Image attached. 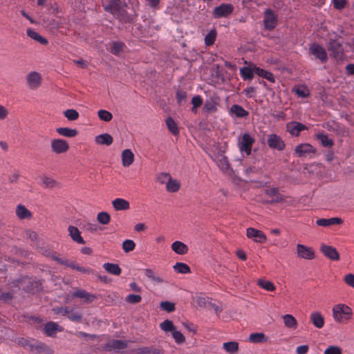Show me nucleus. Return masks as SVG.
Masks as SVG:
<instances>
[{
  "label": "nucleus",
  "instance_id": "obj_1",
  "mask_svg": "<svg viewBox=\"0 0 354 354\" xmlns=\"http://www.w3.org/2000/svg\"><path fill=\"white\" fill-rule=\"evenodd\" d=\"M342 44L343 38L336 34L328 39V50L330 52V55L337 61L343 60L345 56Z\"/></svg>",
  "mask_w": 354,
  "mask_h": 354
},
{
  "label": "nucleus",
  "instance_id": "obj_2",
  "mask_svg": "<svg viewBox=\"0 0 354 354\" xmlns=\"http://www.w3.org/2000/svg\"><path fill=\"white\" fill-rule=\"evenodd\" d=\"M334 319L338 322H346L353 315L352 309L346 304H337L333 308Z\"/></svg>",
  "mask_w": 354,
  "mask_h": 354
},
{
  "label": "nucleus",
  "instance_id": "obj_3",
  "mask_svg": "<svg viewBox=\"0 0 354 354\" xmlns=\"http://www.w3.org/2000/svg\"><path fill=\"white\" fill-rule=\"evenodd\" d=\"M41 280H33L32 278L24 277L23 290L28 293L35 294L43 290Z\"/></svg>",
  "mask_w": 354,
  "mask_h": 354
},
{
  "label": "nucleus",
  "instance_id": "obj_4",
  "mask_svg": "<svg viewBox=\"0 0 354 354\" xmlns=\"http://www.w3.org/2000/svg\"><path fill=\"white\" fill-rule=\"evenodd\" d=\"M263 26L267 30H274L278 24V17L274 12L270 9H266L263 13Z\"/></svg>",
  "mask_w": 354,
  "mask_h": 354
},
{
  "label": "nucleus",
  "instance_id": "obj_5",
  "mask_svg": "<svg viewBox=\"0 0 354 354\" xmlns=\"http://www.w3.org/2000/svg\"><path fill=\"white\" fill-rule=\"evenodd\" d=\"M254 142V138L249 133H245L239 140V148L241 152H245L246 155L249 156L251 154Z\"/></svg>",
  "mask_w": 354,
  "mask_h": 354
},
{
  "label": "nucleus",
  "instance_id": "obj_6",
  "mask_svg": "<svg viewBox=\"0 0 354 354\" xmlns=\"http://www.w3.org/2000/svg\"><path fill=\"white\" fill-rule=\"evenodd\" d=\"M234 10V7L232 4L223 3L214 8L212 17L214 19L227 17L233 12Z\"/></svg>",
  "mask_w": 354,
  "mask_h": 354
},
{
  "label": "nucleus",
  "instance_id": "obj_7",
  "mask_svg": "<svg viewBox=\"0 0 354 354\" xmlns=\"http://www.w3.org/2000/svg\"><path fill=\"white\" fill-rule=\"evenodd\" d=\"M309 53L313 55L316 59L320 60L322 63H325L328 60L326 50L317 43H313L310 45Z\"/></svg>",
  "mask_w": 354,
  "mask_h": 354
},
{
  "label": "nucleus",
  "instance_id": "obj_8",
  "mask_svg": "<svg viewBox=\"0 0 354 354\" xmlns=\"http://www.w3.org/2000/svg\"><path fill=\"white\" fill-rule=\"evenodd\" d=\"M267 143L270 149L277 151H283L286 147L284 141L275 133L268 135Z\"/></svg>",
  "mask_w": 354,
  "mask_h": 354
},
{
  "label": "nucleus",
  "instance_id": "obj_9",
  "mask_svg": "<svg viewBox=\"0 0 354 354\" xmlns=\"http://www.w3.org/2000/svg\"><path fill=\"white\" fill-rule=\"evenodd\" d=\"M127 347V342L122 339H113L102 346V350L106 351H113L119 353L120 350Z\"/></svg>",
  "mask_w": 354,
  "mask_h": 354
},
{
  "label": "nucleus",
  "instance_id": "obj_10",
  "mask_svg": "<svg viewBox=\"0 0 354 354\" xmlns=\"http://www.w3.org/2000/svg\"><path fill=\"white\" fill-rule=\"evenodd\" d=\"M265 194L270 198V200L266 201V203L274 204L286 201L284 196L279 192V189L277 187L266 189Z\"/></svg>",
  "mask_w": 354,
  "mask_h": 354
},
{
  "label": "nucleus",
  "instance_id": "obj_11",
  "mask_svg": "<svg viewBox=\"0 0 354 354\" xmlns=\"http://www.w3.org/2000/svg\"><path fill=\"white\" fill-rule=\"evenodd\" d=\"M295 151L299 157L304 158L311 153H315L317 150L309 143H301L296 147Z\"/></svg>",
  "mask_w": 354,
  "mask_h": 354
},
{
  "label": "nucleus",
  "instance_id": "obj_12",
  "mask_svg": "<svg viewBox=\"0 0 354 354\" xmlns=\"http://www.w3.org/2000/svg\"><path fill=\"white\" fill-rule=\"evenodd\" d=\"M53 152L60 154L66 152L69 149L68 143L63 139H53L50 143Z\"/></svg>",
  "mask_w": 354,
  "mask_h": 354
},
{
  "label": "nucleus",
  "instance_id": "obj_13",
  "mask_svg": "<svg viewBox=\"0 0 354 354\" xmlns=\"http://www.w3.org/2000/svg\"><path fill=\"white\" fill-rule=\"evenodd\" d=\"M286 131L293 136H299L301 131L308 129V127L299 122L292 121L286 124Z\"/></svg>",
  "mask_w": 354,
  "mask_h": 354
},
{
  "label": "nucleus",
  "instance_id": "obj_14",
  "mask_svg": "<svg viewBox=\"0 0 354 354\" xmlns=\"http://www.w3.org/2000/svg\"><path fill=\"white\" fill-rule=\"evenodd\" d=\"M297 254L298 257L301 259L311 260L315 258V252L313 248L302 244L297 245Z\"/></svg>",
  "mask_w": 354,
  "mask_h": 354
},
{
  "label": "nucleus",
  "instance_id": "obj_15",
  "mask_svg": "<svg viewBox=\"0 0 354 354\" xmlns=\"http://www.w3.org/2000/svg\"><path fill=\"white\" fill-rule=\"evenodd\" d=\"M246 234L249 239H252L254 241L260 243H265L267 240L266 234L262 231L253 227L248 228Z\"/></svg>",
  "mask_w": 354,
  "mask_h": 354
},
{
  "label": "nucleus",
  "instance_id": "obj_16",
  "mask_svg": "<svg viewBox=\"0 0 354 354\" xmlns=\"http://www.w3.org/2000/svg\"><path fill=\"white\" fill-rule=\"evenodd\" d=\"M320 250L323 254L331 261H337L339 259V254L333 246L322 244L320 247Z\"/></svg>",
  "mask_w": 354,
  "mask_h": 354
},
{
  "label": "nucleus",
  "instance_id": "obj_17",
  "mask_svg": "<svg viewBox=\"0 0 354 354\" xmlns=\"http://www.w3.org/2000/svg\"><path fill=\"white\" fill-rule=\"evenodd\" d=\"M72 297L83 299L84 302L86 304L91 303L96 298L95 295L87 292L86 290L82 289H78L75 291L73 293Z\"/></svg>",
  "mask_w": 354,
  "mask_h": 354
},
{
  "label": "nucleus",
  "instance_id": "obj_18",
  "mask_svg": "<svg viewBox=\"0 0 354 354\" xmlns=\"http://www.w3.org/2000/svg\"><path fill=\"white\" fill-rule=\"evenodd\" d=\"M64 266L66 267H69L73 270H77L82 273L88 274H95V271L91 268L82 267L79 264L75 263V261H70L67 259V263Z\"/></svg>",
  "mask_w": 354,
  "mask_h": 354
},
{
  "label": "nucleus",
  "instance_id": "obj_19",
  "mask_svg": "<svg viewBox=\"0 0 354 354\" xmlns=\"http://www.w3.org/2000/svg\"><path fill=\"white\" fill-rule=\"evenodd\" d=\"M342 223L343 220L337 217H333L330 218H319L316 221V224L322 227H328L333 225H340Z\"/></svg>",
  "mask_w": 354,
  "mask_h": 354
},
{
  "label": "nucleus",
  "instance_id": "obj_20",
  "mask_svg": "<svg viewBox=\"0 0 354 354\" xmlns=\"http://www.w3.org/2000/svg\"><path fill=\"white\" fill-rule=\"evenodd\" d=\"M27 82L32 89L37 88L41 82V76L37 72H31L27 76Z\"/></svg>",
  "mask_w": 354,
  "mask_h": 354
},
{
  "label": "nucleus",
  "instance_id": "obj_21",
  "mask_svg": "<svg viewBox=\"0 0 354 354\" xmlns=\"http://www.w3.org/2000/svg\"><path fill=\"white\" fill-rule=\"evenodd\" d=\"M254 66L256 65H250L249 66H244L240 69V75L243 80H252L254 77Z\"/></svg>",
  "mask_w": 354,
  "mask_h": 354
},
{
  "label": "nucleus",
  "instance_id": "obj_22",
  "mask_svg": "<svg viewBox=\"0 0 354 354\" xmlns=\"http://www.w3.org/2000/svg\"><path fill=\"white\" fill-rule=\"evenodd\" d=\"M44 332L48 337H55L57 331H61L62 328H59V325L53 322H49L44 326Z\"/></svg>",
  "mask_w": 354,
  "mask_h": 354
},
{
  "label": "nucleus",
  "instance_id": "obj_23",
  "mask_svg": "<svg viewBox=\"0 0 354 354\" xmlns=\"http://www.w3.org/2000/svg\"><path fill=\"white\" fill-rule=\"evenodd\" d=\"M68 230L69 235L73 241L80 244H84L85 243L84 239L80 234L79 229L77 227L69 225Z\"/></svg>",
  "mask_w": 354,
  "mask_h": 354
},
{
  "label": "nucleus",
  "instance_id": "obj_24",
  "mask_svg": "<svg viewBox=\"0 0 354 354\" xmlns=\"http://www.w3.org/2000/svg\"><path fill=\"white\" fill-rule=\"evenodd\" d=\"M103 6L104 10L113 15L120 12L121 10L120 0H109V3Z\"/></svg>",
  "mask_w": 354,
  "mask_h": 354
},
{
  "label": "nucleus",
  "instance_id": "obj_25",
  "mask_svg": "<svg viewBox=\"0 0 354 354\" xmlns=\"http://www.w3.org/2000/svg\"><path fill=\"white\" fill-rule=\"evenodd\" d=\"M43 254L48 258H50L51 259L57 261L60 265H64L67 263V259L66 258H61L57 254V253L55 251L46 249L44 250L43 252Z\"/></svg>",
  "mask_w": 354,
  "mask_h": 354
},
{
  "label": "nucleus",
  "instance_id": "obj_26",
  "mask_svg": "<svg viewBox=\"0 0 354 354\" xmlns=\"http://www.w3.org/2000/svg\"><path fill=\"white\" fill-rule=\"evenodd\" d=\"M95 141L98 145L110 146L113 143V139L110 134L105 133L97 136L95 138Z\"/></svg>",
  "mask_w": 354,
  "mask_h": 354
},
{
  "label": "nucleus",
  "instance_id": "obj_27",
  "mask_svg": "<svg viewBox=\"0 0 354 354\" xmlns=\"http://www.w3.org/2000/svg\"><path fill=\"white\" fill-rule=\"evenodd\" d=\"M112 205L116 211L127 210L130 208L129 203L127 200L120 198L113 200Z\"/></svg>",
  "mask_w": 354,
  "mask_h": 354
},
{
  "label": "nucleus",
  "instance_id": "obj_28",
  "mask_svg": "<svg viewBox=\"0 0 354 354\" xmlns=\"http://www.w3.org/2000/svg\"><path fill=\"white\" fill-rule=\"evenodd\" d=\"M134 160V154L131 149H124L122 153V161L124 167H129Z\"/></svg>",
  "mask_w": 354,
  "mask_h": 354
},
{
  "label": "nucleus",
  "instance_id": "obj_29",
  "mask_svg": "<svg viewBox=\"0 0 354 354\" xmlns=\"http://www.w3.org/2000/svg\"><path fill=\"white\" fill-rule=\"evenodd\" d=\"M254 70L255 74L259 77L264 78L270 82L274 83L275 82V78L271 72L261 68L258 66H254Z\"/></svg>",
  "mask_w": 354,
  "mask_h": 354
},
{
  "label": "nucleus",
  "instance_id": "obj_30",
  "mask_svg": "<svg viewBox=\"0 0 354 354\" xmlns=\"http://www.w3.org/2000/svg\"><path fill=\"white\" fill-rule=\"evenodd\" d=\"M230 112L236 118H243L248 116L249 113L245 110L241 105L234 104L230 108Z\"/></svg>",
  "mask_w": 354,
  "mask_h": 354
},
{
  "label": "nucleus",
  "instance_id": "obj_31",
  "mask_svg": "<svg viewBox=\"0 0 354 354\" xmlns=\"http://www.w3.org/2000/svg\"><path fill=\"white\" fill-rule=\"evenodd\" d=\"M310 321L313 325L317 328H322L324 325V317L320 313L314 312L310 315Z\"/></svg>",
  "mask_w": 354,
  "mask_h": 354
},
{
  "label": "nucleus",
  "instance_id": "obj_32",
  "mask_svg": "<svg viewBox=\"0 0 354 354\" xmlns=\"http://www.w3.org/2000/svg\"><path fill=\"white\" fill-rule=\"evenodd\" d=\"M217 102L214 100V97H209L205 100L203 105V110L205 113H214L217 111Z\"/></svg>",
  "mask_w": 354,
  "mask_h": 354
},
{
  "label": "nucleus",
  "instance_id": "obj_33",
  "mask_svg": "<svg viewBox=\"0 0 354 354\" xmlns=\"http://www.w3.org/2000/svg\"><path fill=\"white\" fill-rule=\"evenodd\" d=\"M26 33L29 37L39 42L42 45H47L48 44V41L46 38L43 37L37 32L31 28L27 29Z\"/></svg>",
  "mask_w": 354,
  "mask_h": 354
},
{
  "label": "nucleus",
  "instance_id": "obj_34",
  "mask_svg": "<svg viewBox=\"0 0 354 354\" xmlns=\"http://www.w3.org/2000/svg\"><path fill=\"white\" fill-rule=\"evenodd\" d=\"M171 249L178 254H185L188 252V247L181 241H174L171 244Z\"/></svg>",
  "mask_w": 354,
  "mask_h": 354
},
{
  "label": "nucleus",
  "instance_id": "obj_35",
  "mask_svg": "<svg viewBox=\"0 0 354 354\" xmlns=\"http://www.w3.org/2000/svg\"><path fill=\"white\" fill-rule=\"evenodd\" d=\"M103 268L110 274L119 276L122 272V269L118 264L112 263H105Z\"/></svg>",
  "mask_w": 354,
  "mask_h": 354
},
{
  "label": "nucleus",
  "instance_id": "obj_36",
  "mask_svg": "<svg viewBox=\"0 0 354 354\" xmlns=\"http://www.w3.org/2000/svg\"><path fill=\"white\" fill-rule=\"evenodd\" d=\"M56 131L59 135L67 138H73L78 134V131L75 129H69L68 127L57 128Z\"/></svg>",
  "mask_w": 354,
  "mask_h": 354
},
{
  "label": "nucleus",
  "instance_id": "obj_37",
  "mask_svg": "<svg viewBox=\"0 0 354 354\" xmlns=\"http://www.w3.org/2000/svg\"><path fill=\"white\" fill-rule=\"evenodd\" d=\"M316 138L324 147H332L334 145L333 140L331 138H329L328 135L325 134L324 133H319L317 134Z\"/></svg>",
  "mask_w": 354,
  "mask_h": 354
},
{
  "label": "nucleus",
  "instance_id": "obj_38",
  "mask_svg": "<svg viewBox=\"0 0 354 354\" xmlns=\"http://www.w3.org/2000/svg\"><path fill=\"white\" fill-rule=\"evenodd\" d=\"M180 187V183L176 180H173L169 177V180L166 183V189L171 193L177 192Z\"/></svg>",
  "mask_w": 354,
  "mask_h": 354
},
{
  "label": "nucleus",
  "instance_id": "obj_39",
  "mask_svg": "<svg viewBox=\"0 0 354 354\" xmlns=\"http://www.w3.org/2000/svg\"><path fill=\"white\" fill-rule=\"evenodd\" d=\"M16 214L21 219L28 218L32 216L31 212L24 205H19L16 209Z\"/></svg>",
  "mask_w": 354,
  "mask_h": 354
},
{
  "label": "nucleus",
  "instance_id": "obj_40",
  "mask_svg": "<svg viewBox=\"0 0 354 354\" xmlns=\"http://www.w3.org/2000/svg\"><path fill=\"white\" fill-rule=\"evenodd\" d=\"M248 339L252 343H263L268 340V337L264 333H254L250 335Z\"/></svg>",
  "mask_w": 354,
  "mask_h": 354
},
{
  "label": "nucleus",
  "instance_id": "obj_41",
  "mask_svg": "<svg viewBox=\"0 0 354 354\" xmlns=\"http://www.w3.org/2000/svg\"><path fill=\"white\" fill-rule=\"evenodd\" d=\"M124 46V43L122 41H113L111 45L109 51L113 55H118L123 51Z\"/></svg>",
  "mask_w": 354,
  "mask_h": 354
},
{
  "label": "nucleus",
  "instance_id": "obj_42",
  "mask_svg": "<svg viewBox=\"0 0 354 354\" xmlns=\"http://www.w3.org/2000/svg\"><path fill=\"white\" fill-rule=\"evenodd\" d=\"M284 324L287 328L295 329L297 326V322L296 319L290 314H286L283 316Z\"/></svg>",
  "mask_w": 354,
  "mask_h": 354
},
{
  "label": "nucleus",
  "instance_id": "obj_43",
  "mask_svg": "<svg viewBox=\"0 0 354 354\" xmlns=\"http://www.w3.org/2000/svg\"><path fill=\"white\" fill-rule=\"evenodd\" d=\"M121 20L125 24H133L135 22L137 14L130 15L127 10H120Z\"/></svg>",
  "mask_w": 354,
  "mask_h": 354
},
{
  "label": "nucleus",
  "instance_id": "obj_44",
  "mask_svg": "<svg viewBox=\"0 0 354 354\" xmlns=\"http://www.w3.org/2000/svg\"><path fill=\"white\" fill-rule=\"evenodd\" d=\"M295 93L301 97H306L310 95V91L306 85L301 84L293 88Z\"/></svg>",
  "mask_w": 354,
  "mask_h": 354
},
{
  "label": "nucleus",
  "instance_id": "obj_45",
  "mask_svg": "<svg viewBox=\"0 0 354 354\" xmlns=\"http://www.w3.org/2000/svg\"><path fill=\"white\" fill-rule=\"evenodd\" d=\"M173 268L177 273L187 274L191 272L189 266L184 263H176Z\"/></svg>",
  "mask_w": 354,
  "mask_h": 354
},
{
  "label": "nucleus",
  "instance_id": "obj_46",
  "mask_svg": "<svg viewBox=\"0 0 354 354\" xmlns=\"http://www.w3.org/2000/svg\"><path fill=\"white\" fill-rule=\"evenodd\" d=\"M137 352L139 354H162L160 349L151 346L140 347Z\"/></svg>",
  "mask_w": 354,
  "mask_h": 354
},
{
  "label": "nucleus",
  "instance_id": "obj_47",
  "mask_svg": "<svg viewBox=\"0 0 354 354\" xmlns=\"http://www.w3.org/2000/svg\"><path fill=\"white\" fill-rule=\"evenodd\" d=\"M166 124L169 131L174 136L179 134V130L176 122L170 117L166 120Z\"/></svg>",
  "mask_w": 354,
  "mask_h": 354
},
{
  "label": "nucleus",
  "instance_id": "obj_48",
  "mask_svg": "<svg viewBox=\"0 0 354 354\" xmlns=\"http://www.w3.org/2000/svg\"><path fill=\"white\" fill-rule=\"evenodd\" d=\"M223 348L225 351L230 353H235L239 350V344L236 342H225L223 345Z\"/></svg>",
  "mask_w": 354,
  "mask_h": 354
},
{
  "label": "nucleus",
  "instance_id": "obj_49",
  "mask_svg": "<svg viewBox=\"0 0 354 354\" xmlns=\"http://www.w3.org/2000/svg\"><path fill=\"white\" fill-rule=\"evenodd\" d=\"M41 185L44 188L48 189V188H53L55 187L57 183L52 178L48 177V176H43L41 178Z\"/></svg>",
  "mask_w": 354,
  "mask_h": 354
},
{
  "label": "nucleus",
  "instance_id": "obj_50",
  "mask_svg": "<svg viewBox=\"0 0 354 354\" xmlns=\"http://www.w3.org/2000/svg\"><path fill=\"white\" fill-rule=\"evenodd\" d=\"M257 283L261 288H263L267 291H273L275 290L274 285L270 281L260 279H259Z\"/></svg>",
  "mask_w": 354,
  "mask_h": 354
},
{
  "label": "nucleus",
  "instance_id": "obj_51",
  "mask_svg": "<svg viewBox=\"0 0 354 354\" xmlns=\"http://www.w3.org/2000/svg\"><path fill=\"white\" fill-rule=\"evenodd\" d=\"M216 37V32L215 30H211L205 37V44L209 46L214 44Z\"/></svg>",
  "mask_w": 354,
  "mask_h": 354
},
{
  "label": "nucleus",
  "instance_id": "obj_52",
  "mask_svg": "<svg viewBox=\"0 0 354 354\" xmlns=\"http://www.w3.org/2000/svg\"><path fill=\"white\" fill-rule=\"evenodd\" d=\"M97 219L99 223L102 225H107L111 221V216L109 213L106 212H101L98 213Z\"/></svg>",
  "mask_w": 354,
  "mask_h": 354
},
{
  "label": "nucleus",
  "instance_id": "obj_53",
  "mask_svg": "<svg viewBox=\"0 0 354 354\" xmlns=\"http://www.w3.org/2000/svg\"><path fill=\"white\" fill-rule=\"evenodd\" d=\"M160 328L165 332H173L176 327L174 326L172 321L166 319L160 324Z\"/></svg>",
  "mask_w": 354,
  "mask_h": 354
},
{
  "label": "nucleus",
  "instance_id": "obj_54",
  "mask_svg": "<svg viewBox=\"0 0 354 354\" xmlns=\"http://www.w3.org/2000/svg\"><path fill=\"white\" fill-rule=\"evenodd\" d=\"M145 273L146 277H147L149 279H150L151 281L161 283L164 282V280L162 278L160 277H157L154 274L153 271L150 268H147L145 270Z\"/></svg>",
  "mask_w": 354,
  "mask_h": 354
},
{
  "label": "nucleus",
  "instance_id": "obj_55",
  "mask_svg": "<svg viewBox=\"0 0 354 354\" xmlns=\"http://www.w3.org/2000/svg\"><path fill=\"white\" fill-rule=\"evenodd\" d=\"M97 115L101 120L104 122H110L113 118L112 113L104 109L99 110L97 112Z\"/></svg>",
  "mask_w": 354,
  "mask_h": 354
},
{
  "label": "nucleus",
  "instance_id": "obj_56",
  "mask_svg": "<svg viewBox=\"0 0 354 354\" xmlns=\"http://www.w3.org/2000/svg\"><path fill=\"white\" fill-rule=\"evenodd\" d=\"M64 115L70 121L76 120L79 118V113L75 109H67L64 112Z\"/></svg>",
  "mask_w": 354,
  "mask_h": 354
},
{
  "label": "nucleus",
  "instance_id": "obj_57",
  "mask_svg": "<svg viewBox=\"0 0 354 354\" xmlns=\"http://www.w3.org/2000/svg\"><path fill=\"white\" fill-rule=\"evenodd\" d=\"M66 317L71 321L75 322H80L82 319V315L78 312H74L73 309H70V313H68Z\"/></svg>",
  "mask_w": 354,
  "mask_h": 354
},
{
  "label": "nucleus",
  "instance_id": "obj_58",
  "mask_svg": "<svg viewBox=\"0 0 354 354\" xmlns=\"http://www.w3.org/2000/svg\"><path fill=\"white\" fill-rule=\"evenodd\" d=\"M136 243L133 240L127 239L122 243V249L125 252H130L135 249Z\"/></svg>",
  "mask_w": 354,
  "mask_h": 354
},
{
  "label": "nucleus",
  "instance_id": "obj_59",
  "mask_svg": "<svg viewBox=\"0 0 354 354\" xmlns=\"http://www.w3.org/2000/svg\"><path fill=\"white\" fill-rule=\"evenodd\" d=\"M160 308L167 313H172L175 310V304L171 301H165L160 303Z\"/></svg>",
  "mask_w": 354,
  "mask_h": 354
},
{
  "label": "nucleus",
  "instance_id": "obj_60",
  "mask_svg": "<svg viewBox=\"0 0 354 354\" xmlns=\"http://www.w3.org/2000/svg\"><path fill=\"white\" fill-rule=\"evenodd\" d=\"M218 167L223 171H227L230 168V164L226 156H222L218 162Z\"/></svg>",
  "mask_w": 354,
  "mask_h": 354
},
{
  "label": "nucleus",
  "instance_id": "obj_61",
  "mask_svg": "<svg viewBox=\"0 0 354 354\" xmlns=\"http://www.w3.org/2000/svg\"><path fill=\"white\" fill-rule=\"evenodd\" d=\"M333 131L339 136L344 137L348 135L347 129L344 127L338 124H335V126L333 127Z\"/></svg>",
  "mask_w": 354,
  "mask_h": 354
},
{
  "label": "nucleus",
  "instance_id": "obj_62",
  "mask_svg": "<svg viewBox=\"0 0 354 354\" xmlns=\"http://www.w3.org/2000/svg\"><path fill=\"white\" fill-rule=\"evenodd\" d=\"M142 297L139 295L130 294L127 296L125 301L129 304H136L140 302Z\"/></svg>",
  "mask_w": 354,
  "mask_h": 354
},
{
  "label": "nucleus",
  "instance_id": "obj_63",
  "mask_svg": "<svg viewBox=\"0 0 354 354\" xmlns=\"http://www.w3.org/2000/svg\"><path fill=\"white\" fill-rule=\"evenodd\" d=\"M172 337L175 339V342L178 344L185 342V337L183 333L180 331L176 330V329L172 332Z\"/></svg>",
  "mask_w": 354,
  "mask_h": 354
},
{
  "label": "nucleus",
  "instance_id": "obj_64",
  "mask_svg": "<svg viewBox=\"0 0 354 354\" xmlns=\"http://www.w3.org/2000/svg\"><path fill=\"white\" fill-rule=\"evenodd\" d=\"M324 354H342V349L336 346H330L324 351Z\"/></svg>",
  "mask_w": 354,
  "mask_h": 354
}]
</instances>
